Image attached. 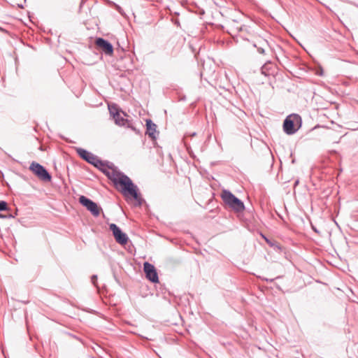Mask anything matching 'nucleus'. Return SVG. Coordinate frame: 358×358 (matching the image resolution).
<instances>
[{
    "label": "nucleus",
    "instance_id": "nucleus-1",
    "mask_svg": "<svg viewBox=\"0 0 358 358\" xmlns=\"http://www.w3.org/2000/svg\"><path fill=\"white\" fill-rule=\"evenodd\" d=\"M106 176L115 185L119 184L122 187L124 194L131 195L136 201L138 206L142 205L143 200L138 193V188L127 176L111 169L109 172L106 173Z\"/></svg>",
    "mask_w": 358,
    "mask_h": 358
},
{
    "label": "nucleus",
    "instance_id": "nucleus-2",
    "mask_svg": "<svg viewBox=\"0 0 358 358\" xmlns=\"http://www.w3.org/2000/svg\"><path fill=\"white\" fill-rule=\"evenodd\" d=\"M221 196L225 204L234 211L240 213L244 210L245 206L243 202L235 196L230 191L224 189Z\"/></svg>",
    "mask_w": 358,
    "mask_h": 358
},
{
    "label": "nucleus",
    "instance_id": "nucleus-12",
    "mask_svg": "<svg viewBox=\"0 0 358 358\" xmlns=\"http://www.w3.org/2000/svg\"><path fill=\"white\" fill-rule=\"evenodd\" d=\"M7 208H8L7 203L4 201H0V211L6 210H7Z\"/></svg>",
    "mask_w": 358,
    "mask_h": 358
},
{
    "label": "nucleus",
    "instance_id": "nucleus-14",
    "mask_svg": "<svg viewBox=\"0 0 358 358\" xmlns=\"http://www.w3.org/2000/svg\"><path fill=\"white\" fill-rule=\"evenodd\" d=\"M270 63H268L269 64ZM268 70V64L266 63L261 69V72L262 74L266 76L267 73H266V71Z\"/></svg>",
    "mask_w": 358,
    "mask_h": 358
},
{
    "label": "nucleus",
    "instance_id": "nucleus-15",
    "mask_svg": "<svg viewBox=\"0 0 358 358\" xmlns=\"http://www.w3.org/2000/svg\"><path fill=\"white\" fill-rule=\"evenodd\" d=\"M91 281H92V283L96 287H98L97 286V275H93L91 278Z\"/></svg>",
    "mask_w": 358,
    "mask_h": 358
},
{
    "label": "nucleus",
    "instance_id": "nucleus-9",
    "mask_svg": "<svg viewBox=\"0 0 358 358\" xmlns=\"http://www.w3.org/2000/svg\"><path fill=\"white\" fill-rule=\"evenodd\" d=\"M143 269L146 278L149 280H150L152 282H157L159 281L157 271L152 264L148 262H145L143 264Z\"/></svg>",
    "mask_w": 358,
    "mask_h": 358
},
{
    "label": "nucleus",
    "instance_id": "nucleus-11",
    "mask_svg": "<svg viewBox=\"0 0 358 358\" xmlns=\"http://www.w3.org/2000/svg\"><path fill=\"white\" fill-rule=\"evenodd\" d=\"M157 125L151 120H146V134L152 140L156 139L157 131Z\"/></svg>",
    "mask_w": 358,
    "mask_h": 358
},
{
    "label": "nucleus",
    "instance_id": "nucleus-7",
    "mask_svg": "<svg viewBox=\"0 0 358 358\" xmlns=\"http://www.w3.org/2000/svg\"><path fill=\"white\" fill-rule=\"evenodd\" d=\"M110 230L112 231L113 235L116 241L120 245H125L128 242V236L124 233L117 224L112 223L109 225Z\"/></svg>",
    "mask_w": 358,
    "mask_h": 358
},
{
    "label": "nucleus",
    "instance_id": "nucleus-13",
    "mask_svg": "<svg viewBox=\"0 0 358 358\" xmlns=\"http://www.w3.org/2000/svg\"><path fill=\"white\" fill-rule=\"evenodd\" d=\"M101 165H99L98 163L96 164H94L93 166H94L95 167L98 168L99 170H102L103 168L106 167V163L105 162H103L101 160Z\"/></svg>",
    "mask_w": 358,
    "mask_h": 358
},
{
    "label": "nucleus",
    "instance_id": "nucleus-16",
    "mask_svg": "<svg viewBox=\"0 0 358 358\" xmlns=\"http://www.w3.org/2000/svg\"><path fill=\"white\" fill-rule=\"evenodd\" d=\"M110 166H106L105 168H103L101 171L106 176V173L107 172H109L110 171Z\"/></svg>",
    "mask_w": 358,
    "mask_h": 358
},
{
    "label": "nucleus",
    "instance_id": "nucleus-4",
    "mask_svg": "<svg viewBox=\"0 0 358 358\" xmlns=\"http://www.w3.org/2000/svg\"><path fill=\"white\" fill-rule=\"evenodd\" d=\"M302 124L301 117L297 114L288 115L283 122V130L285 134L292 135L301 127Z\"/></svg>",
    "mask_w": 358,
    "mask_h": 358
},
{
    "label": "nucleus",
    "instance_id": "nucleus-6",
    "mask_svg": "<svg viewBox=\"0 0 358 358\" xmlns=\"http://www.w3.org/2000/svg\"><path fill=\"white\" fill-rule=\"evenodd\" d=\"M79 202L83 206H85L94 216L98 217L100 215V211L101 210V207H99L96 203L94 202L92 200L87 198L85 196H80L79 197Z\"/></svg>",
    "mask_w": 358,
    "mask_h": 358
},
{
    "label": "nucleus",
    "instance_id": "nucleus-17",
    "mask_svg": "<svg viewBox=\"0 0 358 358\" xmlns=\"http://www.w3.org/2000/svg\"><path fill=\"white\" fill-rule=\"evenodd\" d=\"M257 51L260 54H264V52H265L264 49L261 47L257 48Z\"/></svg>",
    "mask_w": 358,
    "mask_h": 358
},
{
    "label": "nucleus",
    "instance_id": "nucleus-3",
    "mask_svg": "<svg viewBox=\"0 0 358 358\" xmlns=\"http://www.w3.org/2000/svg\"><path fill=\"white\" fill-rule=\"evenodd\" d=\"M108 110L110 116L113 117L115 120V123L117 125L127 127L132 129L133 130L135 129L132 126V123L127 119L124 118V117L127 116V114L122 110H119L115 104L108 105Z\"/></svg>",
    "mask_w": 358,
    "mask_h": 358
},
{
    "label": "nucleus",
    "instance_id": "nucleus-18",
    "mask_svg": "<svg viewBox=\"0 0 358 358\" xmlns=\"http://www.w3.org/2000/svg\"><path fill=\"white\" fill-rule=\"evenodd\" d=\"M298 183H299V180H296V181L294 182V185H295V186H296V185H298Z\"/></svg>",
    "mask_w": 358,
    "mask_h": 358
},
{
    "label": "nucleus",
    "instance_id": "nucleus-8",
    "mask_svg": "<svg viewBox=\"0 0 358 358\" xmlns=\"http://www.w3.org/2000/svg\"><path fill=\"white\" fill-rule=\"evenodd\" d=\"M76 152L82 159L92 165L95 164H96L97 163L99 165L101 164V159L97 156L94 155L92 152L87 151L85 149L80 148H76Z\"/></svg>",
    "mask_w": 358,
    "mask_h": 358
},
{
    "label": "nucleus",
    "instance_id": "nucleus-5",
    "mask_svg": "<svg viewBox=\"0 0 358 358\" xmlns=\"http://www.w3.org/2000/svg\"><path fill=\"white\" fill-rule=\"evenodd\" d=\"M29 169L41 180L45 182H49L51 180V175L48 173V171L45 169L44 166L41 165L40 164L33 162L30 166Z\"/></svg>",
    "mask_w": 358,
    "mask_h": 358
},
{
    "label": "nucleus",
    "instance_id": "nucleus-10",
    "mask_svg": "<svg viewBox=\"0 0 358 358\" xmlns=\"http://www.w3.org/2000/svg\"><path fill=\"white\" fill-rule=\"evenodd\" d=\"M96 46L100 48L106 55H112L113 53V45L108 41L102 38H98L96 40Z\"/></svg>",
    "mask_w": 358,
    "mask_h": 358
}]
</instances>
